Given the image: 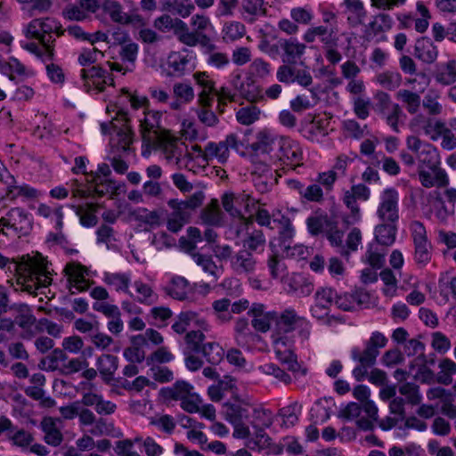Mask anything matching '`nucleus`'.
Here are the masks:
<instances>
[{"instance_id": "nucleus-1", "label": "nucleus", "mask_w": 456, "mask_h": 456, "mask_svg": "<svg viewBox=\"0 0 456 456\" xmlns=\"http://www.w3.org/2000/svg\"><path fill=\"white\" fill-rule=\"evenodd\" d=\"M223 407L224 419L233 426L232 436L235 438L249 437V425L257 428L273 424L272 411L248 396L235 397Z\"/></svg>"}, {"instance_id": "nucleus-2", "label": "nucleus", "mask_w": 456, "mask_h": 456, "mask_svg": "<svg viewBox=\"0 0 456 456\" xmlns=\"http://www.w3.org/2000/svg\"><path fill=\"white\" fill-rule=\"evenodd\" d=\"M13 265L14 278L18 289L30 295L46 288L52 283V271L49 262L39 253L33 256L23 255L17 259H10L0 254V268Z\"/></svg>"}, {"instance_id": "nucleus-3", "label": "nucleus", "mask_w": 456, "mask_h": 456, "mask_svg": "<svg viewBox=\"0 0 456 456\" xmlns=\"http://www.w3.org/2000/svg\"><path fill=\"white\" fill-rule=\"evenodd\" d=\"M151 148L159 149L167 163L178 169L196 172V152L194 145L190 149L179 138L168 132L163 138Z\"/></svg>"}, {"instance_id": "nucleus-4", "label": "nucleus", "mask_w": 456, "mask_h": 456, "mask_svg": "<svg viewBox=\"0 0 456 456\" xmlns=\"http://www.w3.org/2000/svg\"><path fill=\"white\" fill-rule=\"evenodd\" d=\"M33 229L31 215L21 208H12L0 217V234L21 238L28 236Z\"/></svg>"}, {"instance_id": "nucleus-5", "label": "nucleus", "mask_w": 456, "mask_h": 456, "mask_svg": "<svg viewBox=\"0 0 456 456\" xmlns=\"http://www.w3.org/2000/svg\"><path fill=\"white\" fill-rule=\"evenodd\" d=\"M406 146L415 154L418 170L441 167L439 151L430 142L422 141L417 135H409L406 138Z\"/></svg>"}, {"instance_id": "nucleus-6", "label": "nucleus", "mask_w": 456, "mask_h": 456, "mask_svg": "<svg viewBox=\"0 0 456 456\" xmlns=\"http://www.w3.org/2000/svg\"><path fill=\"white\" fill-rule=\"evenodd\" d=\"M162 112L147 109L138 117L140 134L143 142L151 147L159 142L169 131L161 126Z\"/></svg>"}, {"instance_id": "nucleus-7", "label": "nucleus", "mask_w": 456, "mask_h": 456, "mask_svg": "<svg viewBox=\"0 0 456 456\" xmlns=\"http://www.w3.org/2000/svg\"><path fill=\"white\" fill-rule=\"evenodd\" d=\"M273 160L279 161L283 169L295 170L303 165V151L298 142L282 135Z\"/></svg>"}, {"instance_id": "nucleus-8", "label": "nucleus", "mask_w": 456, "mask_h": 456, "mask_svg": "<svg viewBox=\"0 0 456 456\" xmlns=\"http://www.w3.org/2000/svg\"><path fill=\"white\" fill-rule=\"evenodd\" d=\"M399 193L394 188L385 189L377 208V216L381 222L397 223L399 220Z\"/></svg>"}, {"instance_id": "nucleus-9", "label": "nucleus", "mask_w": 456, "mask_h": 456, "mask_svg": "<svg viewBox=\"0 0 456 456\" xmlns=\"http://www.w3.org/2000/svg\"><path fill=\"white\" fill-rule=\"evenodd\" d=\"M253 202V200L248 194L246 193H238L235 194L233 192H225L222 196V206L224 209L232 216L241 218L248 227L253 224L251 218H246L243 214V209L246 212H249L250 203Z\"/></svg>"}, {"instance_id": "nucleus-10", "label": "nucleus", "mask_w": 456, "mask_h": 456, "mask_svg": "<svg viewBox=\"0 0 456 456\" xmlns=\"http://www.w3.org/2000/svg\"><path fill=\"white\" fill-rule=\"evenodd\" d=\"M67 278V287L71 294L83 292L89 289L88 269L78 262L67 263L63 269Z\"/></svg>"}, {"instance_id": "nucleus-11", "label": "nucleus", "mask_w": 456, "mask_h": 456, "mask_svg": "<svg viewBox=\"0 0 456 456\" xmlns=\"http://www.w3.org/2000/svg\"><path fill=\"white\" fill-rule=\"evenodd\" d=\"M58 28L56 22L49 18L34 19L24 28V34L26 37L37 39L40 43L53 42V33L59 36Z\"/></svg>"}, {"instance_id": "nucleus-12", "label": "nucleus", "mask_w": 456, "mask_h": 456, "mask_svg": "<svg viewBox=\"0 0 456 456\" xmlns=\"http://www.w3.org/2000/svg\"><path fill=\"white\" fill-rule=\"evenodd\" d=\"M194 151L196 152L197 168L205 167L209 161L215 159L219 164H224L228 160L230 155L227 147L225 144H223L222 142H209L207 143L204 150L195 144Z\"/></svg>"}, {"instance_id": "nucleus-13", "label": "nucleus", "mask_w": 456, "mask_h": 456, "mask_svg": "<svg viewBox=\"0 0 456 456\" xmlns=\"http://www.w3.org/2000/svg\"><path fill=\"white\" fill-rule=\"evenodd\" d=\"M273 349L276 357L282 363L288 364V369L291 371L299 370L296 354L293 351V339L291 336L286 334L273 337Z\"/></svg>"}, {"instance_id": "nucleus-14", "label": "nucleus", "mask_w": 456, "mask_h": 456, "mask_svg": "<svg viewBox=\"0 0 456 456\" xmlns=\"http://www.w3.org/2000/svg\"><path fill=\"white\" fill-rule=\"evenodd\" d=\"M281 136L269 129H262L256 134L250 149L256 153L266 154L273 159Z\"/></svg>"}, {"instance_id": "nucleus-15", "label": "nucleus", "mask_w": 456, "mask_h": 456, "mask_svg": "<svg viewBox=\"0 0 456 456\" xmlns=\"http://www.w3.org/2000/svg\"><path fill=\"white\" fill-rule=\"evenodd\" d=\"M281 55L283 63L303 64V57L306 51V45L296 37L280 38Z\"/></svg>"}, {"instance_id": "nucleus-16", "label": "nucleus", "mask_w": 456, "mask_h": 456, "mask_svg": "<svg viewBox=\"0 0 456 456\" xmlns=\"http://www.w3.org/2000/svg\"><path fill=\"white\" fill-rule=\"evenodd\" d=\"M230 266L236 274L248 276L256 272L257 260L253 253L241 248L231 258Z\"/></svg>"}, {"instance_id": "nucleus-17", "label": "nucleus", "mask_w": 456, "mask_h": 456, "mask_svg": "<svg viewBox=\"0 0 456 456\" xmlns=\"http://www.w3.org/2000/svg\"><path fill=\"white\" fill-rule=\"evenodd\" d=\"M81 77L87 90L94 88L97 92H102L106 85L113 83V78L106 70L95 66L82 69Z\"/></svg>"}, {"instance_id": "nucleus-18", "label": "nucleus", "mask_w": 456, "mask_h": 456, "mask_svg": "<svg viewBox=\"0 0 456 456\" xmlns=\"http://www.w3.org/2000/svg\"><path fill=\"white\" fill-rule=\"evenodd\" d=\"M317 37L323 45V48L338 46V28L336 27L332 26L330 28L322 25L311 27L303 36V39L306 43H314Z\"/></svg>"}, {"instance_id": "nucleus-19", "label": "nucleus", "mask_w": 456, "mask_h": 456, "mask_svg": "<svg viewBox=\"0 0 456 456\" xmlns=\"http://www.w3.org/2000/svg\"><path fill=\"white\" fill-rule=\"evenodd\" d=\"M251 316V324L253 328L260 332H266L271 328V323L275 322L277 313L274 311H266V306L261 303H254L249 311Z\"/></svg>"}, {"instance_id": "nucleus-20", "label": "nucleus", "mask_w": 456, "mask_h": 456, "mask_svg": "<svg viewBox=\"0 0 456 456\" xmlns=\"http://www.w3.org/2000/svg\"><path fill=\"white\" fill-rule=\"evenodd\" d=\"M0 181L6 185V197L11 200L18 197L34 199L38 195L36 189L27 184L17 185L15 178L5 169L0 172Z\"/></svg>"}, {"instance_id": "nucleus-21", "label": "nucleus", "mask_w": 456, "mask_h": 456, "mask_svg": "<svg viewBox=\"0 0 456 456\" xmlns=\"http://www.w3.org/2000/svg\"><path fill=\"white\" fill-rule=\"evenodd\" d=\"M419 180L425 188H443L448 185L449 178L441 167L418 170Z\"/></svg>"}, {"instance_id": "nucleus-22", "label": "nucleus", "mask_w": 456, "mask_h": 456, "mask_svg": "<svg viewBox=\"0 0 456 456\" xmlns=\"http://www.w3.org/2000/svg\"><path fill=\"white\" fill-rule=\"evenodd\" d=\"M285 290L289 294L307 297L314 290V284L300 273H291L283 279Z\"/></svg>"}, {"instance_id": "nucleus-23", "label": "nucleus", "mask_w": 456, "mask_h": 456, "mask_svg": "<svg viewBox=\"0 0 456 456\" xmlns=\"http://www.w3.org/2000/svg\"><path fill=\"white\" fill-rule=\"evenodd\" d=\"M438 47L428 37L418 38L414 45V56L426 64L434 63L438 57Z\"/></svg>"}, {"instance_id": "nucleus-24", "label": "nucleus", "mask_w": 456, "mask_h": 456, "mask_svg": "<svg viewBox=\"0 0 456 456\" xmlns=\"http://www.w3.org/2000/svg\"><path fill=\"white\" fill-rule=\"evenodd\" d=\"M435 81L443 86H452L456 83V57L450 58L436 66Z\"/></svg>"}, {"instance_id": "nucleus-25", "label": "nucleus", "mask_w": 456, "mask_h": 456, "mask_svg": "<svg viewBox=\"0 0 456 456\" xmlns=\"http://www.w3.org/2000/svg\"><path fill=\"white\" fill-rule=\"evenodd\" d=\"M101 9L115 23L126 25L134 21L133 16L124 12L122 4L117 0H102Z\"/></svg>"}, {"instance_id": "nucleus-26", "label": "nucleus", "mask_w": 456, "mask_h": 456, "mask_svg": "<svg viewBox=\"0 0 456 456\" xmlns=\"http://www.w3.org/2000/svg\"><path fill=\"white\" fill-rule=\"evenodd\" d=\"M128 123L129 118L126 116V119L121 121L111 138V147L117 149L118 151H127L133 142V132Z\"/></svg>"}, {"instance_id": "nucleus-27", "label": "nucleus", "mask_w": 456, "mask_h": 456, "mask_svg": "<svg viewBox=\"0 0 456 456\" xmlns=\"http://www.w3.org/2000/svg\"><path fill=\"white\" fill-rule=\"evenodd\" d=\"M256 189L261 192H267L273 185V174L268 165L257 163L254 165L251 172Z\"/></svg>"}, {"instance_id": "nucleus-28", "label": "nucleus", "mask_w": 456, "mask_h": 456, "mask_svg": "<svg viewBox=\"0 0 456 456\" xmlns=\"http://www.w3.org/2000/svg\"><path fill=\"white\" fill-rule=\"evenodd\" d=\"M191 286L187 279L183 276H174L165 286L164 291L172 298L176 300H185L191 292Z\"/></svg>"}, {"instance_id": "nucleus-29", "label": "nucleus", "mask_w": 456, "mask_h": 456, "mask_svg": "<svg viewBox=\"0 0 456 456\" xmlns=\"http://www.w3.org/2000/svg\"><path fill=\"white\" fill-rule=\"evenodd\" d=\"M395 98L402 103L408 114H417L421 107V96L419 94L409 89H399L395 94Z\"/></svg>"}, {"instance_id": "nucleus-30", "label": "nucleus", "mask_w": 456, "mask_h": 456, "mask_svg": "<svg viewBox=\"0 0 456 456\" xmlns=\"http://www.w3.org/2000/svg\"><path fill=\"white\" fill-rule=\"evenodd\" d=\"M57 421H60V419L45 417L40 424L42 430L45 433V442L52 446L60 445L63 440V436L56 426Z\"/></svg>"}, {"instance_id": "nucleus-31", "label": "nucleus", "mask_w": 456, "mask_h": 456, "mask_svg": "<svg viewBox=\"0 0 456 456\" xmlns=\"http://www.w3.org/2000/svg\"><path fill=\"white\" fill-rule=\"evenodd\" d=\"M231 84L242 98L248 102L256 100V86L250 77L243 79L240 74H237L232 77Z\"/></svg>"}, {"instance_id": "nucleus-32", "label": "nucleus", "mask_w": 456, "mask_h": 456, "mask_svg": "<svg viewBox=\"0 0 456 456\" xmlns=\"http://www.w3.org/2000/svg\"><path fill=\"white\" fill-rule=\"evenodd\" d=\"M247 32L246 26L238 20L224 22L221 29L222 40L225 44L234 43L241 39Z\"/></svg>"}, {"instance_id": "nucleus-33", "label": "nucleus", "mask_w": 456, "mask_h": 456, "mask_svg": "<svg viewBox=\"0 0 456 456\" xmlns=\"http://www.w3.org/2000/svg\"><path fill=\"white\" fill-rule=\"evenodd\" d=\"M177 28L175 29V35L178 40L187 46H196L197 45L207 40V36H200L193 29L190 30L188 25L183 21L176 22Z\"/></svg>"}, {"instance_id": "nucleus-34", "label": "nucleus", "mask_w": 456, "mask_h": 456, "mask_svg": "<svg viewBox=\"0 0 456 456\" xmlns=\"http://www.w3.org/2000/svg\"><path fill=\"white\" fill-rule=\"evenodd\" d=\"M335 218L322 212H315L306 219V225L312 235H318L326 232L333 224Z\"/></svg>"}, {"instance_id": "nucleus-35", "label": "nucleus", "mask_w": 456, "mask_h": 456, "mask_svg": "<svg viewBox=\"0 0 456 456\" xmlns=\"http://www.w3.org/2000/svg\"><path fill=\"white\" fill-rule=\"evenodd\" d=\"M304 319V317L297 314L295 309L286 308L281 314L277 313L275 322L285 333H289L294 330Z\"/></svg>"}, {"instance_id": "nucleus-36", "label": "nucleus", "mask_w": 456, "mask_h": 456, "mask_svg": "<svg viewBox=\"0 0 456 456\" xmlns=\"http://www.w3.org/2000/svg\"><path fill=\"white\" fill-rule=\"evenodd\" d=\"M397 223L381 222L375 227V239L383 246H391L396 237Z\"/></svg>"}, {"instance_id": "nucleus-37", "label": "nucleus", "mask_w": 456, "mask_h": 456, "mask_svg": "<svg viewBox=\"0 0 456 456\" xmlns=\"http://www.w3.org/2000/svg\"><path fill=\"white\" fill-rule=\"evenodd\" d=\"M103 281L112 287L116 291H122L134 297V292L129 289L131 279L127 273H107L104 274Z\"/></svg>"}, {"instance_id": "nucleus-38", "label": "nucleus", "mask_w": 456, "mask_h": 456, "mask_svg": "<svg viewBox=\"0 0 456 456\" xmlns=\"http://www.w3.org/2000/svg\"><path fill=\"white\" fill-rule=\"evenodd\" d=\"M379 116L395 133L400 132V124L403 122L405 114L403 107L399 103L395 102L387 110L380 113Z\"/></svg>"}, {"instance_id": "nucleus-39", "label": "nucleus", "mask_w": 456, "mask_h": 456, "mask_svg": "<svg viewBox=\"0 0 456 456\" xmlns=\"http://www.w3.org/2000/svg\"><path fill=\"white\" fill-rule=\"evenodd\" d=\"M375 82L385 90L395 91L401 86L403 77L398 71L385 70L376 75Z\"/></svg>"}, {"instance_id": "nucleus-40", "label": "nucleus", "mask_w": 456, "mask_h": 456, "mask_svg": "<svg viewBox=\"0 0 456 456\" xmlns=\"http://www.w3.org/2000/svg\"><path fill=\"white\" fill-rule=\"evenodd\" d=\"M133 289L134 293V297H132L141 304L151 305L156 301L158 297L153 289L149 284L143 282L141 280H136L134 281Z\"/></svg>"}, {"instance_id": "nucleus-41", "label": "nucleus", "mask_w": 456, "mask_h": 456, "mask_svg": "<svg viewBox=\"0 0 456 456\" xmlns=\"http://www.w3.org/2000/svg\"><path fill=\"white\" fill-rule=\"evenodd\" d=\"M241 10L242 14H246L245 18L252 22L266 14V4L264 0H243Z\"/></svg>"}, {"instance_id": "nucleus-42", "label": "nucleus", "mask_w": 456, "mask_h": 456, "mask_svg": "<svg viewBox=\"0 0 456 456\" xmlns=\"http://www.w3.org/2000/svg\"><path fill=\"white\" fill-rule=\"evenodd\" d=\"M192 258L194 262L201 267L205 273H207L211 281H216L221 274V268H219L209 256L201 254H193Z\"/></svg>"}, {"instance_id": "nucleus-43", "label": "nucleus", "mask_w": 456, "mask_h": 456, "mask_svg": "<svg viewBox=\"0 0 456 456\" xmlns=\"http://www.w3.org/2000/svg\"><path fill=\"white\" fill-rule=\"evenodd\" d=\"M193 387L185 381H177L173 387L162 389V394L167 399L183 400L191 395Z\"/></svg>"}, {"instance_id": "nucleus-44", "label": "nucleus", "mask_w": 456, "mask_h": 456, "mask_svg": "<svg viewBox=\"0 0 456 456\" xmlns=\"http://www.w3.org/2000/svg\"><path fill=\"white\" fill-rule=\"evenodd\" d=\"M344 4L353 16H348V21L354 25H360L363 22L367 12L363 3L361 0H344Z\"/></svg>"}, {"instance_id": "nucleus-45", "label": "nucleus", "mask_w": 456, "mask_h": 456, "mask_svg": "<svg viewBox=\"0 0 456 456\" xmlns=\"http://www.w3.org/2000/svg\"><path fill=\"white\" fill-rule=\"evenodd\" d=\"M392 26V17L387 13L381 12L372 18V20L369 23L368 28L370 34L377 36L389 31Z\"/></svg>"}, {"instance_id": "nucleus-46", "label": "nucleus", "mask_w": 456, "mask_h": 456, "mask_svg": "<svg viewBox=\"0 0 456 456\" xmlns=\"http://www.w3.org/2000/svg\"><path fill=\"white\" fill-rule=\"evenodd\" d=\"M97 370L106 378H111L118 366V358L110 354H103L97 358Z\"/></svg>"}, {"instance_id": "nucleus-47", "label": "nucleus", "mask_w": 456, "mask_h": 456, "mask_svg": "<svg viewBox=\"0 0 456 456\" xmlns=\"http://www.w3.org/2000/svg\"><path fill=\"white\" fill-rule=\"evenodd\" d=\"M202 221L209 225L219 226L222 224L223 214L216 200H213L201 213Z\"/></svg>"}, {"instance_id": "nucleus-48", "label": "nucleus", "mask_w": 456, "mask_h": 456, "mask_svg": "<svg viewBox=\"0 0 456 456\" xmlns=\"http://www.w3.org/2000/svg\"><path fill=\"white\" fill-rule=\"evenodd\" d=\"M439 92L435 89L428 90V94L424 96L421 104L429 115L438 116L443 112Z\"/></svg>"}, {"instance_id": "nucleus-49", "label": "nucleus", "mask_w": 456, "mask_h": 456, "mask_svg": "<svg viewBox=\"0 0 456 456\" xmlns=\"http://www.w3.org/2000/svg\"><path fill=\"white\" fill-rule=\"evenodd\" d=\"M325 234L328 240L333 247L338 248V252L345 257L349 256V251L346 248L343 244L344 233L338 228V222L336 219L333 221V224L326 230Z\"/></svg>"}, {"instance_id": "nucleus-50", "label": "nucleus", "mask_w": 456, "mask_h": 456, "mask_svg": "<svg viewBox=\"0 0 456 456\" xmlns=\"http://www.w3.org/2000/svg\"><path fill=\"white\" fill-rule=\"evenodd\" d=\"M191 58L188 55H184L182 53L175 52L168 56V67L172 69L175 76H183L189 66Z\"/></svg>"}, {"instance_id": "nucleus-51", "label": "nucleus", "mask_w": 456, "mask_h": 456, "mask_svg": "<svg viewBox=\"0 0 456 456\" xmlns=\"http://www.w3.org/2000/svg\"><path fill=\"white\" fill-rule=\"evenodd\" d=\"M440 369L437 373V381L443 385H450L452 382V376L456 373V363L448 358L439 362Z\"/></svg>"}, {"instance_id": "nucleus-52", "label": "nucleus", "mask_w": 456, "mask_h": 456, "mask_svg": "<svg viewBox=\"0 0 456 456\" xmlns=\"http://www.w3.org/2000/svg\"><path fill=\"white\" fill-rule=\"evenodd\" d=\"M248 229L249 225L247 227V230ZM265 245V238L261 230H253L251 232L248 231V236L243 240V248H246L253 253L259 248L263 249Z\"/></svg>"}, {"instance_id": "nucleus-53", "label": "nucleus", "mask_w": 456, "mask_h": 456, "mask_svg": "<svg viewBox=\"0 0 456 456\" xmlns=\"http://www.w3.org/2000/svg\"><path fill=\"white\" fill-rule=\"evenodd\" d=\"M67 360V353L62 348H55L46 356L43 362L47 364V370H62Z\"/></svg>"}, {"instance_id": "nucleus-54", "label": "nucleus", "mask_w": 456, "mask_h": 456, "mask_svg": "<svg viewBox=\"0 0 456 456\" xmlns=\"http://www.w3.org/2000/svg\"><path fill=\"white\" fill-rule=\"evenodd\" d=\"M119 188L120 185L111 179L102 178L99 175L94 177V191L99 196L113 195Z\"/></svg>"}, {"instance_id": "nucleus-55", "label": "nucleus", "mask_w": 456, "mask_h": 456, "mask_svg": "<svg viewBox=\"0 0 456 456\" xmlns=\"http://www.w3.org/2000/svg\"><path fill=\"white\" fill-rule=\"evenodd\" d=\"M7 439L15 446L27 447L33 442L34 437L28 431L13 427L12 431L7 434Z\"/></svg>"}, {"instance_id": "nucleus-56", "label": "nucleus", "mask_w": 456, "mask_h": 456, "mask_svg": "<svg viewBox=\"0 0 456 456\" xmlns=\"http://www.w3.org/2000/svg\"><path fill=\"white\" fill-rule=\"evenodd\" d=\"M432 258V246L429 241L414 244V260L419 266H426Z\"/></svg>"}, {"instance_id": "nucleus-57", "label": "nucleus", "mask_w": 456, "mask_h": 456, "mask_svg": "<svg viewBox=\"0 0 456 456\" xmlns=\"http://www.w3.org/2000/svg\"><path fill=\"white\" fill-rule=\"evenodd\" d=\"M260 110L255 105H248L240 109L236 113V118L239 123L244 126H249L259 119Z\"/></svg>"}, {"instance_id": "nucleus-58", "label": "nucleus", "mask_w": 456, "mask_h": 456, "mask_svg": "<svg viewBox=\"0 0 456 456\" xmlns=\"http://www.w3.org/2000/svg\"><path fill=\"white\" fill-rule=\"evenodd\" d=\"M445 123L440 119L428 118L424 120L422 130L425 135L428 136L431 141H437L440 138L441 132L445 127Z\"/></svg>"}, {"instance_id": "nucleus-59", "label": "nucleus", "mask_w": 456, "mask_h": 456, "mask_svg": "<svg viewBox=\"0 0 456 456\" xmlns=\"http://www.w3.org/2000/svg\"><path fill=\"white\" fill-rule=\"evenodd\" d=\"M314 298L315 308L327 310L331 305L334 304L336 299V291L331 288H322L316 291Z\"/></svg>"}, {"instance_id": "nucleus-60", "label": "nucleus", "mask_w": 456, "mask_h": 456, "mask_svg": "<svg viewBox=\"0 0 456 456\" xmlns=\"http://www.w3.org/2000/svg\"><path fill=\"white\" fill-rule=\"evenodd\" d=\"M201 351L207 361L211 364L219 363L224 357V349L215 342L206 343L202 346Z\"/></svg>"}, {"instance_id": "nucleus-61", "label": "nucleus", "mask_w": 456, "mask_h": 456, "mask_svg": "<svg viewBox=\"0 0 456 456\" xmlns=\"http://www.w3.org/2000/svg\"><path fill=\"white\" fill-rule=\"evenodd\" d=\"M351 355L353 360L359 363L371 367L375 363L379 354L365 345V348L363 350H361L358 347L353 348Z\"/></svg>"}, {"instance_id": "nucleus-62", "label": "nucleus", "mask_w": 456, "mask_h": 456, "mask_svg": "<svg viewBox=\"0 0 456 456\" xmlns=\"http://www.w3.org/2000/svg\"><path fill=\"white\" fill-rule=\"evenodd\" d=\"M167 4L182 18L189 17L195 10L191 0H167Z\"/></svg>"}, {"instance_id": "nucleus-63", "label": "nucleus", "mask_w": 456, "mask_h": 456, "mask_svg": "<svg viewBox=\"0 0 456 456\" xmlns=\"http://www.w3.org/2000/svg\"><path fill=\"white\" fill-rule=\"evenodd\" d=\"M230 305L231 301L228 298H221L213 302L212 307L214 313L221 322H228L232 319Z\"/></svg>"}, {"instance_id": "nucleus-64", "label": "nucleus", "mask_w": 456, "mask_h": 456, "mask_svg": "<svg viewBox=\"0 0 456 456\" xmlns=\"http://www.w3.org/2000/svg\"><path fill=\"white\" fill-rule=\"evenodd\" d=\"M173 94L177 100L183 103H189L194 99V90L192 86L186 83H175L173 86Z\"/></svg>"}]
</instances>
